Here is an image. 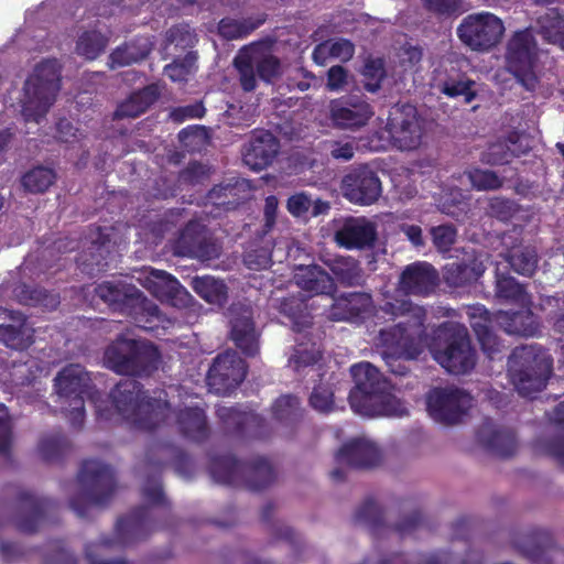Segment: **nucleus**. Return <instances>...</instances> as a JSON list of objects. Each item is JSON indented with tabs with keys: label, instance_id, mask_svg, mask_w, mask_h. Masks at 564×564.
Wrapping results in <instances>:
<instances>
[{
	"label": "nucleus",
	"instance_id": "f257e3e1",
	"mask_svg": "<svg viewBox=\"0 0 564 564\" xmlns=\"http://www.w3.org/2000/svg\"><path fill=\"white\" fill-rule=\"evenodd\" d=\"M380 311L391 318H403L397 325L379 332L378 344L382 346L381 357L389 371L397 376L409 372L408 362L419 354L414 347L415 336L422 333L426 318L425 310L403 299L387 301Z\"/></svg>",
	"mask_w": 564,
	"mask_h": 564
},
{
	"label": "nucleus",
	"instance_id": "f03ea898",
	"mask_svg": "<svg viewBox=\"0 0 564 564\" xmlns=\"http://www.w3.org/2000/svg\"><path fill=\"white\" fill-rule=\"evenodd\" d=\"M355 388L349 393L352 411L364 416H397L408 415L405 405L390 391V383L370 362L351 366Z\"/></svg>",
	"mask_w": 564,
	"mask_h": 564
},
{
	"label": "nucleus",
	"instance_id": "7ed1b4c3",
	"mask_svg": "<svg viewBox=\"0 0 564 564\" xmlns=\"http://www.w3.org/2000/svg\"><path fill=\"white\" fill-rule=\"evenodd\" d=\"M154 394L149 397L139 381L126 378L111 390L110 398L123 417L131 420L139 429L151 431L165 423L171 413L167 393L161 390Z\"/></svg>",
	"mask_w": 564,
	"mask_h": 564
},
{
	"label": "nucleus",
	"instance_id": "20e7f679",
	"mask_svg": "<svg viewBox=\"0 0 564 564\" xmlns=\"http://www.w3.org/2000/svg\"><path fill=\"white\" fill-rule=\"evenodd\" d=\"M78 492L69 500V507L78 518L86 519L91 508L105 506L115 492L112 468L100 460H86L78 475Z\"/></svg>",
	"mask_w": 564,
	"mask_h": 564
},
{
	"label": "nucleus",
	"instance_id": "39448f33",
	"mask_svg": "<svg viewBox=\"0 0 564 564\" xmlns=\"http://www.w3.org/2000/svg\"><path fill=\"white\" fill-rule=\"evenodd\" d=\"M508 371L517 391L532 397L546 386L552 359L536 345L516 347L508 359Z\"/></svg>",
	"mask_w": 564,
	"mask_h": 564
},
{
	"label": "nucleus",
	"instance_id": "423d86ee",
	"mask_svg": "<svg viewBox=\"0 0 564 564\" xmlns=\"http://www.w3.org/2000/svg\"><path fill=\"white\" fill-rule=\"evenodd\" d=\"M160 354L145 340L118 337L105 350L104 362L119 375L150 376L158 369Z\"/></svg>",
	"mask_w": 564,
	"mask_h": 564
},
{
	"label": "nucleus",
	"instance_id": "0eeeda50",
	"mask_svg": "<svg viewBox=\"0 0 564 564\" xmlns=\"http://www.w3.org/2000/svg\"><path fill=\"white\" fill-rule=\"evenodd\" d=\"M59 64L46 59L36 65L24 84L22 116L26 122H36L46 115L59 90Z\"/></svg>",
	"mask_w": 564,
	"mask_h": 564
},
{
	"label": "nucleus",
	"instance_id": "6e6552de",
	"mask_svg": "<svg viewBox=\"0 0 564 564\" xmlns=\"http://www.w3.org/2000/svg\"><path fill=\"white\" fill-rule=\"evenodd\" d=\"M432 352L434 359L453 375L467 373L476 365L468 330L458 323L446 322L438 327Z\"/></svg>",
	"mask_w": 564,
	"mask_h": 564
},
{
	"label": "nucleus",
	"instance_id": "1a4fd4ad",
	"mask_svg": "<svg viewBox=\"0 0 564 564\" xmlns=\"http://www.w3.org/2000/svg\"><path fill=\"white\" fill-rule=\"evenodd\" d=\"M53 387L61 410L68 413L74 427H80L85 414L84 397L91 389L89 373L78 364L67 365L55 376Z\"/></svg>",
	"mask_w": 564,
	"mask_h": 564
},
{
	"label": "nucleus",
	"instance_id": "9d476101",
	"mask_svg": "<svg viewBox=\"0 0 564 564\" xmlns=\"http://www.w3.org/2000/svg\"><path fill=\"white\" fill-rule=\"evenodd\" d=\"M234 65L239 73L240 84L245 91L257 88L258 78L271 84L283 73V67L270 46L253 43L239 51L234 59Z\"/></svg>",
	"mask_w": 564,
	"mask_h": 564
},
{
	"label": "nucleus",
	"instance_id": "9b49d317",
	"mask_svg": "<svg viewBox=\"0 0 564 564\" xmlns=\"http://www.w3.org/2000/svg\"><path fill=\"white\" fill-rule=\"evenodd\" d=\"M538 52V44L530 28L517 31L507 44V68L528 91H535L540 86L536 72Z\"/></svg>",
	"mask_w": 564,
	"mask_h": 564
},
{
	"label": "nucleus",
	"instance_id": "f8f14e48",
	"mask_svg": "<svg viewBox=\"0 0 564 564\" xmlns=\"http://www.w3.org/2000/svg\"><path fill=\"white\" fill-rule=\"evenodd\" d=\"M149 527V510L147 507H139L130 516L117 522L113 539L100 538L98 542L87 544L85 546L86 558L89 564H129L122 560H105L104 552L144 539Z\"/></svg>",
	"mask_w": 564,
	"mask_h": 564
},
{
	"label": "nucleus",
	"instance_id": "ddd939ff",
	"mask_svg": "<svg viewBox=\"0 0 564 564\" xmlns=\"http://www.w3.org/2000/svg\"><path fill=\"white\" fill-rule=\"evenodd\" d=\"M473 401L470 393L462 388L436 387L426 394V409L434 421L452 426L463 422Z\"/></svg>",
	"mask_w": 564,
	"mask_h": 564
},
{
	"label": "nucleus",
	"instance_id": "4468645a",
	"mask_svg": "<svg viewBox=\"0 0 564 564\" xmlns=\"http://www.w3.org/2000/svg\"><path fill=\"white\" fill-rule=\"evenodd\" d=\"M505 32L502 21L490 12L468 14L457 28L459 40L473 51H488Z\"/></svg>",
	"mask_w": 564,
	"mask_h": 564
},
{
	"label": "nucleus",
	"instance_id": "2eb2a0df",
	"mask_svg": "<svg viewBox=\"0 0 564 564\" xmlns=\"http://www.w3.org/2000/svg\"><path fill=\"white\" fill-rule=\"evenodd\" d=\"M340 189L350 203L368 206L379 199L382 185L377 172L369 164H359L343 176Z\"/></svg>",
	"mask_w": 564,
	"mask_h": 564
},
{
	"label": "nucleus",
	"instance_id": "dca6fc26",
	"mask_svg": "<svg viewBox=\"0 0 564 564\" xmlns=\"http://www.w3.org/2000/svg\"><path fill=\"white\" fill-rule=\"evenodd\" d=\"M386 130L391 143L399 150H414L421 144L422 123L412 105L393 107Z\"/></svg>",
	"mask_w": 564,
	"mask_h": 564
},
{
	"label": "nucleus",
	"instance_id": "f3484780",
	"mask_svg": "<svg viewBox=\"0 0 564 564\" xmlns=\"http://www.w3.org/2000/svg\"><path fill=\"white\" fill-rule=\"evenodd\" d=\"M246 364L236 351H225L218 355L207 373L209 391L216 394H228L245 379Z\"/></svg>",
	"mask_w": 564,
	"mask_h": 564
},
{
	"label": "nucleus",
	"instance_id": "a211bd4d",
	"mask_svg": "<svg viewBox=\"0 0 564 564\" xmlns=\"http://www.w3.org/2000/svg\"><path fill=\"white\" fill-rule=\"evenodd\" d=\"M173 253L178 257L209 261L220 254L219 246L207 238L204 226L197 221H188L172 243Z\"/></svg>",
	"mask_w": 564,
	"mask_h": 564
},
{
	"label": "nucleus",
	"instance_id": "6ab92c4d",
	"mask_svg": "<svg viewBox=\"0 0 564 564\" xmlns=\"http://www.w3.org/2000/svg\"><path fill=\"white\" fill-rule=\"evenodd\" d=\"M230 338L247 357H254L260 349V334L253 322V310L249 304L234 303L228 311Z\"/></svg>",
	"mask_w": 564,
	"mask_h": 564
},
{
	"label": "nucleus",
	"instance_id": "aec40b11",
	"mask_svg": "<svg viewBox=\"0 0 564 564\" xmlns=\"http://www.w3.org/2000/svg\"><path fill=\"white\" fill-rule=\"evenodd\" d=\"M516 549L527 558L540 564H554L564 561V550L554 543L551 532L535 529L514 538Z\"/></svg>",
	"mask_w": 564,
	"mask_h": 564
},
{
	"label": "nucleus",
	"instance_id": "412c9836",
	"mask_svg": "<svg viewBox=\"0 0 564 564\" xmlns=\"http://www.w3.org/2000/svg\"><path fill=\"white\" fill-rule=\"evenodd\" d=\"M372 116L371 106L357 96L341 97L329 104L332 123L341 130H359L368 123Z\"/></svg>",
	"mask_w": 564,
	"mask_h": 564
},
{
	"label": "nucleus",
	"instance_id": "4be33fe9",
	"mask_svg": "<svg viewBox=\"0 0 564 564\" xmlns=\"http://www.w3.org/2000/svg\"><path fill=\"white\" fill-rule=\"evenodd\" d=\"M431 87L449 99L462 98L464 105L477 97L476 82L454 66L434 69Z\"/></svg>",
	"mask_w": 564,
	"mask_h": 564
},
{
	"label": "nucleus",
	"instance_id": "5701e85b",
	"mask_svg": "<svg viewBox=\"0 0 564 564\" xmlns=\"http://www.w3.org/2000/svg\"><path fill=\"white\" fill-rule=\"evenodd\" d=\"M334 239L339 247L349 250L372 248L377 240V226L366 217H347L338 224Z\"/></svg>",
	"mask_w": 564,
	"mask_h": 564
},
{
	"label": "nucleus",
	"instance_id": "b1692460",
	"mask_svg": "<svg viewBox=\"0 0 564 564\" xmlns=\"http://www.w3.org/2000/svg\"><path fill=\"white\" fill-rule=\"evenodd\" d=\"M280 150L279 140L269 131H257L243 145L242 159L253 171H262L272 164Z\"/></svg>",
	"mask_w": 564,
	"mask_h": 564
},
{
	"label": "nucleus",
	"instance_id": "393cba45",
	"mask_svg": "<svg viewBox=\"0 0 564 564\" xmlns=\"http://www.w3.org/2000/svg\"><path fill=\"white\" fill-rule=\"evenodd\" d=\"M155 297L162 301H169L174 306H188L193 296L171 274L161 270H151L144 278L143 284Z\"/></svg>",
	"mask_w": 564,
	"mask_h": 564
},
{
	"label": "nucleus",
	"instance_id": "a878e982",
	"mask_svg": "<svg viewBox=\"0 0 564 564\" xmlns=\"http://www.w3.org/2000/svg\"><path fill=\"white\" fill-rule=\"evenodd\" d=\"M438 282V273L427 262H414L405 267L400 276V288L406 294L427 295Z\"/></svg>",
	"mask_w": 564,
	"mask_h": 564
},
{
	"label": "nucleus",
	"instance_id": "bb28decb",
	"mask_svg": "<svg viewBox=\"0 0 564 564\" xmlns=\"http://www.w3.org/2000/svg\"><path fill=\"white\" fill-rule=\"evenodd\" d=\"M336 460L356 468L372 467L381 460V452L371 440L362 436L344 444Z\"/></svg>",
	"mask_w": 564,
	"mask_h": 564
},
{
	"label": "nucleus",
	"instance_id": "cd10ccee",
	"mask_svg": "<svg viewBox=\"0 0 564 564\" xmlns=\"http://www.w3.org/2000/svg\"><path fill=\"white\" fill-rule=\"evenodd\" d=\"M217 416L221 421L224 429L229 434H241L252 437H262L261 427L263 420L252 413L243 412L236 406L218 405Z\"/></svg>",
	"mask_w": 564,
	"mask_h": 564
},
{
	"label": "nucleus",
	"instance_id": "c85d7f7f",
	"mask_svg": "<svg viewBox=\"0 0 564 564\" xmlns=\"http://www.w3.org/2000/svg\"><path fill=\"white\" fill-rule=\"evenodd\" d=\"M481 561L479 554L470 553L468 558H460L452 552L443 550L419 554L412 558L406 557L404 554L394 553L387 558H367L360 564H481Z\"/></svg>",
	"mask_w": 564,
	"mask_h": 564
},
{
	"label": "nucleus",
	"instance_id": "c756f323",
	"mask_svg": "<svg viewBox=\"0 0 564 564\" xmlns=\"http://www.w3.org/2000/svg\"><path fill=\"white\" fill-rule=\"evenodd\" d=\"M53 501L29 492L20 496V511L14 519L19 530L32 533L44 521L45 514L53 508Z\"/></svg>",
	"mask_w": 564,
	"mask_h": 564
},
{
	"label": "nucleus",
	"instance_id": "7c9ffc66",
	"mask_svg": "<svg viewBox=\"0 0 564 564\" xmlns=\"http://www.w3.org/2000/svg\"><path fill=\"white\" fill-rule=\"evenodd\" d=\"M478 441L488 449L500 456H510L517 449L514 432L510 429L496 425L486 420L477 432Z\"/></svg>",
	"mask_w": 564,
	"mask_h": 564
},
{
	"label": "nucleus",
	"instance_id": "2f4dec72",
	"mask_svg": "<svg viewBox=\"0 0 564 564\" xmlns=\"http://www.w3.org/2000/svg\"><path fill=\"white\" fill-rule=\"evenodd\" d=\"M372 297L367 292H347L334 297L329 317L334 321H351L370 311Z\"/></svg>",
	"mask_w": 564,
	"mask_h": 564
},
{
	"label": "nucleus",
	"instance_id": "473e14b6",
	"mask_svg": "<svg viewBox=\"0 0 564 564\" xmlns=\"http://www.w3.org/2000/svg\"><path fill=\"white\" fill-rule=\"evenodd\" d=\"M467 314L470 326L474 329L482 350L491 358L500 351L499 340L491 330V323L495 321L490 312L482 305H475L468 308Z\"/></svg>",
	"mask_w": 564,
	"mask_h": 564
},
{
	"label": "nucleus",
	"instance_id": "72a5a7b5",
	"mask_svg": "<svg viewBox=\"0 0 564 564\" xmlns=\"http://www.w3.org/2000/svg\"><path fill=\"white\" fill-rule=\"evenodd\" d=\"M3 313L14 324L0 325V341L7 347L23 350L33 344V328L26 323L25 317L20 313L3 308Z\"/></svg>",
	"mask_w": 564,
	"mask_h": 564
},
{
	"label": "nucleus",
	"instance_id": "f704fd0d",
	"mask_svg": "<svg viewBox=\"0 0 564 564\" xmlns=\"http://www.w3.org/2000/svg\"><path fill=\"white\" fill-rule=\"evenodd\" d=\"M249 191L250 185L247 180L231 177L214 186L208 193V200L215 206H221L229 210L246 199Z\"/></svg>",
	"mask_w": 564,
	"mask_h": 564
},
{
	"label": "nucleus",
	"instance_id": "c9c22d12",
	"mask_svg": "<svg viewBox=\"0 0 564 564\" xmlns=\"http://www.w3.org/2000/svg\"><path fill=\"white\" fill-rule=\"evenodd\" d=\"M495 323L509 335L532 337L539 332L536 317L529 310L499 311L495 314Z\"/></svg>",
	"mask_w": 564,
	"mask_h": 564
},
{
	"label": "nucleus",
	"instance_id": "e433bc0d",
	"mask_svg": "<svg viewBox=\"0 0 564 564\" xmlns=\"http://www.w3.org/2000/svg\"><path fill=\"white\" fill-rule=\"evenodd\" d=\"M158 84H151L132 93L115 111V119H133L144 113L160 97Z\"/></svg>",
	"mask_w": 564,
	"mask_h": 564
},
{
	"label": "nucleus",
	"instance_id": "4c0bfd02",
	"mask_svg": "<svg viewBox=\"0 0 564 564\" xmlns=\"http://www.w3.org/2000/svg\"><path fill=\"white\" fill-rule=\"evenodd\" d=\"M153 42L149 36H138L115 48L108 57L110 69L129 66L144 59L152 51Z\"/></svg>",
	"mask_w": 564,
	"mask_h": 564
},
{
	"label": "nucleus",
	"instance_id": "58836bf2",
	"mask_svg": "<svg viewBox=\"0 0 564 564\" xmlns=\"http://www.w3.org/2000/svg\"><path fill=\"white\" fill-rule=\"evenodd\" d=\"M96 295L116 310L128 311L131 304L140 301V290L122 282H104L95 289Z\"/></svg>",
	"mask_w": 564,
	"mask_h": 564
},
{
	"label": "nucleus",
	"instance_id": "ea45409f",
	"mask_svg": "<svg viewBox=\"0 0 564 564\" xmlns=\"http://www.w3.org/2000/svg\"><path fill=\"white\" fill-rule=\"evenodd\" d=\"M294 279L297 286L316 295H333L336 291L334 279L316 264L300 268Z\"/></svg>",
	"mask_w": 564,
	"mask_h": 564
},
{
	"label": "nucleus",
	"instance_id": "a19ab883",
	"mask_svg": "<svg viewBox=\"0 0 564 564\" xmlns=\"http://www.w3.org/2000/svg\"><path fill=\"white\" fill-rule=\"evenodd\" d=\"M176 423L182 435L193 442H204L209 436L210 430L203 409L189 406L176 414Z\"/></svg>",
	"mask_w": 564,
	"mask_h": 564
},
{
	"label": "nucleus",
	"instance_id": "79ce46f5",
	"mask_svg": "<svg viewBox=\"0 0 564 564\" xmlns=\"http://www.w3.org/2000/svg\"><path fill=\"white\" fill-rule=\"evenodd\" d=\"M530 30L544 42L564 50V15L557 9H549L539 15Z\"/></svg>",
	"mask_w": 564,
	"mask_h": 564
},
{
	"label": "nucleus",
	"instance_id": "37998d69",
	"mask_svg": "<svg viewBox=\"0 0 564 564\" xmlns=\"http://www.w3.org/2000/svg\"><path fill=\"white\" fill-rule=\"evenodd\" d=\"M111 253L109 240H93L77 259L80 270L89 275H95L108 267Z\"/></svg>",
	"mask_w": 564,
	"mask_h": 564
},
{
	"label": "nucleus",
	"instance_id": "c03bdc74",
	"mask_svg": "<svg viewBox=\"0 0 564 564\" xmlns=\"http://www.w3.org/2000/svg\"><path fill=\"white\" fill-rule=\"evenodd\" d=\"M485 270L484 262L477 258L469 262H453L446 265L444 280L449 286L463 288L477 281Z\"/></svg>",
	"mask_w": 564,
	"mask_h": 564
},
{
	"label": "nucleus",
	"instance_id": "a18cd8bd",
	"mask_svg": "<svg viewBox=\"0 0 564 564\" xmlns=\"http://www.w3.org/2000/svg\"><path fill=\"white\" fill-rule=\"evenodd\" d=\"M323 261L344 286H358L362 284V269L352 257L336 256Z\"/></svg>",
	"mask_w": 564,
	"mask_h": 564
},
{
	"label": "nucleus",
	"instance_id": "49530a36",
	"mask_svg": "<svg viewBox=\"0 0 564 564\" xmlns=\"http://www.w3.org/2000/svg\"><path fill=\"white\" fill-rule=\"evenodd\" d=\"M518 134L512 133L506 140H498L490 144L482 154V161L490 165H500L509 163L514 156L525 152V148L520 144Z\"/></svg>",
	"mask_w": 564,
	"mask_h": 564
},
{
	"label": "nucleus",
	"instance_id": "de8ad7c7",
	"mask_svg": "<svg viewBox=\"0 0 564 564\" xmlns=\"http://www.w3.org/2000/svg\"><path fill=\"white\" fill-rule=\"evenodd\" d=\"M166 458L164 454L160 455L158 460H153L150 455L147 456L144 463V470L142 475L147 478L142 487L143 496L151 503H161L164 499L161 482L160 473Z\"/></svg>",
	"mask_w": 564,
	"mask_h": 564
},
{
	"label": "nucleus",
	"instance_id": "09e8293b",
	"mask_svg": "<svg viewBox=\"0 0 564 564\" xmlns=\"http://www.w3.org/2000/svg\"><path fill=\"white\" fill-rule=\"evenodd\" d=\"M192 289L206 302L224 305L227 301V286L223 280L214 276H195L191 281Z\"/></svg>",
	"mask_w": 564,
	"mask_h": 564
},
{
	"label": "nucleus",
	"instance_id": "8fccbe9b",
	"mask_svg": "<svg viewBox=\"0 0 564 564\" xmlns=\"http://www.w3.org/2000/svg\"><path fill=\"white\" fill-rule=\"evenodd\" d=\"M127 312L134 314L135 325L142 329L154 330L160 326L161 313L159 307L147 300L142 292H140V301L131 304Z\"/></svg>",
	"mask_w": 564,
	"mask_h": 564
},
{
	"label": "nucleus",
	"instance_id": "3c124183",
	"mask_svg": "<svg viewBox=\"0 0 564 564\" xmlns=\"http://www.w3.org/2000/svg\"><path fill=\"white\" fill-rule=\"evenodd\" d=\"M319 348L314 343H297L289 356L288 366L295 372L302 373L314 367L321 359Z\"/></svg>",
	"mask_w": 564,
	"mask_h": 564
},
{
	"label": "nucleus",
	"instance_id": "603ef678",
	"mask_svg": "<svg viewBox=\"0 0 564 564\" xmlns=\"http://www.w3.org/2000/svg\"><path fill=\"white\" fill-rule=\"evenodd\" d=\"M506 260L512 270L521 275L530 276L538 268V254L533 247H513L511 248Z\"/></svg>",
	"mask_w": 564,
	"mask_h": 564
},
{
	"label": "nucleus",
	"instance_id": "864d4df0",
	"mask_svg": "<svg viewBox=\"0 0 564 564\" xmlns=\"http://www.w3.org/2000/svg\"><path fill=\"white\" fill-rule=\"evenodd\" d=\"M243 470L245 466L232 456L214 459L210 464L212 477L219 484H235Z\"/></svg>",
	"mask_w": 564,
	"mask_h": 564
},
{
	"label": "nucleus",
	"instance_id": "5fc2aeb1",
	"mask_svg": "<svg viewBox=\"0 0 564 564\" xmlns=\"http://www.w3.org/2000/svg\"><path fill=\"white\" fill-rule=\"evenodd\" d=\"M264 20L245 18L231 19L225 18L218 24L219 34L227 40H238L248 36L251 32L258 29Z\"/></svg>",
	"mask_w": 564,
	"mask_h": 564
},
{
	"label": "nucleus",
	"instance_id": "6e6d98bb",
	"mask_svg": "<svg viewBox=\"0 0 564 564\" xmlns=\"http://www.w3.org/2000/svg\"><path fill=\"white\" fill-rule=\"evenodd\" d=\"M355 53L354 44L345 39L328 41L317 45L313 52V59L323 65L327 55L339 58L343 62L349 61Z\"/></svg>",
	"mask_w": 564,
	"mask_h": 564
},
{
	"label": "nucleus",
	"instance_id": "4d7b16f0",
	"mask_svg": "<svg viewBox=\"0 0 564 564\" xmlns=\"http://www.w3.org/2000/svg\"><path fill=\"white\" fill-rule=\"evenodd\" d=\"M108 39L98 31H86L77 40L76 53L86 59H96L106 48Z\"/></svg>",
	"mask_w": 564,
	"mask_h": 564
},
{
	"label": "nucleus",
	"instance_id": "13d9d810",
	"mask_svg": "<svg viewBox=\"0 0 564 564\" xmlns=\"http://www.w3.org/2000/svg\"><path fill=\"white\" fill-rule=\"evenodd\" d=\"M54 181L55 173L52 169L36 166L22 176L21 183L26 192L40 194L47 191Z\"/></svg>",
	"mask_w": 564,
	"mask_h": 564
},
{
	"label": "nucleus",
	"instance_id": "bf43d9fd",
	"mask_svg": "<svg viewBox=\"0 0 564 564\" xmlns=\"http://www.w3.org/2000/svg\"><path fill=\"white\" fill-rule=\"evenodd\" d=\"M356 521L368 527L376 534L386 530L382 509L373 499H367L356 511Z\"/></svg>",
	"mask_w": 564,
	"mask_h": 564
},
{
	"label": "nucleus",
	"instance_id": "052dcab7",
	"mask_svg": "<svg viewBox=\"0 0 564 564\" xmlns=\"http://www.w3.org/2000/svg\"><path fill=\"white\" fill-rule=\"evenodd\" d=\"M165 39V50L169 51L170 54L176 53L178 48H191L197 41L196 34L187 24H178L171 28L167 30Z\"/></svg>",
	"mask_w": 564,
	"mask_h": 564
},
{
	"label": "nucleus",
	"instance_id": "680f3d73",
	"mask_svg": "<svg viewBox=\"0 0 564 564\" xmlns=\"http://www.w3.org/2000/svg\"><path fill=\"white\" fill-rule=\"evenodd\" d=\"M274 417L284 424H293L302 419L300 399L294 395H283L273 404Z\"/></svg>",
	"mask_w": 564,
	"mask_h": 564
},
{
	"label": "nucleus",
	"instance_id": "e2e57ef3",
	"mask_svg": "<svg viewBox=\"0 0 564 564\" xmlns=\"http://www.w3.org/2000/svg\"><path fill=\"white\" fill-rule=\"evenodd\" d=\"M197 54L188 51L184 57H176L164 67L165 75L173 82H184L196 68Z\"/></svg>",
	"mask_w": 564,
	"mask_h": 564
},
{
	"label": "nucleus",
	"instance_id": "0e129e2a",
	"mask_svg": "<svg viewBox=\"0 0 564 564\" xmlns=\"http://www.w3.org/2000/svg\"><path fill=\"white\" fill-rule=\"evenodd\" d=\"M274 479V471L265 458H257L249 466L248 485L253 490H260Z\"/></svg>",
	"mask_w": 564,
	"mask_h": 564
},
{
	"label": "nucleus",
	"instance_id": "69168bd1",
	"mask_svg": "<svg viewBox=\"0 0 564 564\" xmlns=\"http://www.w3.org/2000/svg\"><path fill=\"white\" fill-rule=\"evenodd\" d=\"M362 87L368 93H377L381 87V82L384 78L386 72L383 62L380 58L367 59L362 72Z\"/></svg>",
	"mask_w": 564,
	"mask_h": 564
},
{
	"label": "nucleus",
	"instance_id": "338daca9",
	"mask_svg": "<svg viewBox=\"0 0 564 564\" xmlns=\"http://www.w3.org/2000/svg\"><path fill=\"white\" fill-rule=\"evenodd\" d=\"M465 174L471 187L477 191H496L503 184V180L491 170L474 169Z\"/></svg>",
	"mask_w": 564,
	"mask_h": 564
},
{
	"label": "nucleus",
	"instance_id": "774afa93",
	"mask_svg": "<svg viewBox=\"0 0 564 564\" xmlns=\"http://www.w3.org/2000/svg\"><path fill=\"white\" fill-rule=\"evenodd\" d=\"M68 442L59 433L42 437L39 443V452L43 459L53 462L59 458L67 449Z\"/></svg>",
	"mask_w": 564,
	"mask_h": 564
}]
</instances>
